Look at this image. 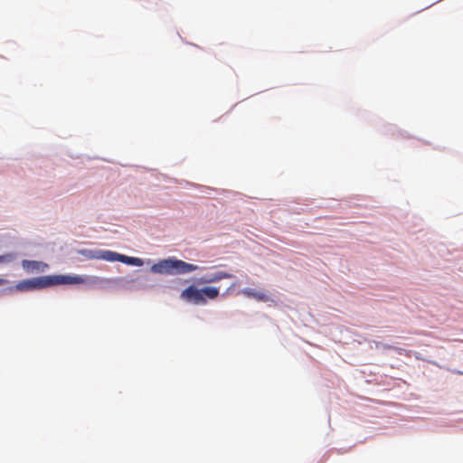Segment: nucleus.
<instances>
[{"mask_svg":"<svg viewBox=\"0 0 463 463\" xmlns=\"http://www.w3.org/2000/svg\"><path fill=\"white\" fill-rule=\"evenodd\" d=\"M86 282L87 279L80 276H43L19 281L15 285L6 287L1 292L2 294H14V292L43 289L56 285L82 284Z\"/></svg>","mask_w":463,"mask_h":463,"instance_id":"nucleus-1","label":"nucleus"},{"mask_svg":"<svg viewBox=\"0 0 463 463\" xmlns=\"http://www.w3.org/2000/svg\"><path fill=\"white\" fill-rule=\"evenodd\" d=\"M197 265L175 258L160 260L151 266V271L161 275H184L199 269Z\"/></svg>","mask_w":463,"mask_h":463,"instance_id":"nucleus-2","label":"nucleus"},{"mask_svg":"<svg viewBox=\"0 0 463 463\" xmlns=\"http://www.w3.org/2000/svg\"><path fill=\"white\" fill-rule=\"evenodd\" d=\"M219 295L220 290L219 288L216 287L207 286L199 289L194 286H189L181 292L180 298L194 305H205L207 298L213 300L216 299Z\"/></svg>","mask_w":463,"mask_h":463,"instance_id":"nucleus-3","label":"nucleus"},{"mask_svg":"<svg viewBox=\"0 0 463 463\" xmlns=\"http://www.w3.org/2000/svg\"><path fill=\"white\" fill-rule=\"evenodd\" d=\"M232 278H233V275L232 273H228L226 271L220 270V271L201 277V278L197 279L195 282L198 285L210 284V283H216L224 279H232Z\"/></svg>","mask_w":463,"mask_h":463,"instance_id":"nucleus-4","label":"nucleus"},{"mask_svg":"<svg viewBox=\"0 0 463 463\" xmlns=\"http://www.w3.org/2000/svg\"><path fill=\"white\" fill-rule=\"evenodd\" d=\"M22 267L27 273H42L48 269V265L39 260H22Z\"/></svg>","mask_w":463,"mask_h":463,"instance_id":"nucleus-5","label":"nucleus"},{"mask_svg":"<svg viewBox=\"0 0 463 463\" xmlns=\"http://www.w3.org/2000/svg\"><path fill=\"white\" fill-rule=\"evenodd\" d=\"M241 293L250 298H254L257 301L268 302L270 301V297L264 292H256L252 288H245L241 290Z\"/></svg>","mask_w":463,"mask_h":463,"instance_id":"nucleus-6","label":"nucleus"},{"mask_svg":"<svg viewBox=\"0 0 463 463\" xmlns=\"http://www.w3.org/2000/svg\"><path fill=\"white\" fill-rule=\"evenodd\" d=\"M120 256H121V254L114 252V251L100 250L94 256V258L113 262V261H120V258H119Z\"/></svg>","mask_w":463,"mask_h":463,"instance_id":"nucleus-7","label":"nucleus"},{"mask_svg":"<svg viewBox=\"0 0 463 463\" xmlns=\"http://www.w3.org/2000/svg\"><path fill=\"white\" fill-rule=\"evenodd\" d=\"M119 258H120L119 262H122V263H125L128 265H133V266H137V267H140L143 265V260L139 258L129 257V256H126V255H122V254Z\"/></svg>","mask_w":463,"mask_h":463,"instance_id":"nucleus-8","label":"nucleus"},{"mask_svg":"<svg viewBox=\"0 0 463 463\" xmlns=\"http://www.w3.org/2000/svg\"><path fill=\"white\" fill-rule=\"evenodd\" d=\"M9 280L6 279H0V286L7 285Z\"/></svg>","mask_w":463,"mask_h":463,"instance_id":"nucleus-9","label":"nucleus"},{"mask_svg":"<svg viewBox=\"0 0 463 463\" xmlns=\"http://www.w3.org/2000/svg\"><path fill=\"white\" fill-rule=\"evenodd\" d=\"M9 260L8 256H0V263Z\"/></svg>","mask_w":463,"mask_h":463,"instance_id":"nucleus-10","label":"nucleus"},{"mask_svg":"<svg viewBox=\"0 0 463 463\" xmlns=\"http://www.w3.org/2000/svg\"><path fill=\"white\" fill-rule=\"evenodd\" d=\"M235 285L234 284H232V286L229 287V289H232V287H234Z\"/></svg>","mask_w":463,"mask_h":463,"instance_id":"nucleus-11","label":"nucleus"},{"mask_svg":"<svg viewBox=\"0 0 463 463\" xmlns=\"http://www.w3.org/2000/svg\"><path fill=\"white\" fill-rule=\"evenodd\" d=\"M235 285L234 284H232V286L229 287V289H232V287H234Z\"/></svg>","mask_w":463,"mask_h":463,"instance_id":"nucleus-12","label":"nucleus"},{"mask_svg":"<svg viewBox=\"0 0 463 463\" xmlns=\"http://www.w3.org/2000/svg\"><path fill=\"white\" fill-rule=\"evenodd\" d=\"M235 285L234 284H232V286L229 287V289H232V287H234Z\"/></svg>","mask_w":463,"mask_h":463,"instance_id":"nucleus-13","label":"nucleus"}]
</instances>
